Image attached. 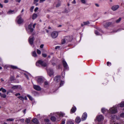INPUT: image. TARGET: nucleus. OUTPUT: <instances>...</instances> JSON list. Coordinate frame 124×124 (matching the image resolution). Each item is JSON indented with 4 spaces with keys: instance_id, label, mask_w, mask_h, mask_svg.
<instances>
[{
    "instance_id": "32",
    "label": "nucleus",
    "mask_w": 124,
    "mask_h": 124,
    "mask_svg": "<svg viewBox=\"0 0 124 124\" xmlns=\"http://www.w3.org/2000/svg\"><path fill=\"white\" fill-rule=\"evenodd\" d=\"M10 67L13 69H17L18 68L16 66H13L12 65H9Z\"/></svg>"
},
{
    "instance_id": "9",
    "label": "nucleus",
    "mask_w": 124,
    "mask_h": 124,
    "mask_svg": "<svg viewBox=\"0 0 124 124\" xmlns=\"http://www.w3.org/2000/svg\"><path fill=\"white\" fill-rule=\"evenodd\" d=\"M97 120L98 122L102 121L104 119V118L102 115H100L97 117Z\"/></svg>"
},
{
    "instance_id": "34",
    "label": "nucleus",
    "mask_w": 124,
    "mask_h": 124,
    "mask_svg": "<svg viewBox=\"0 0 124 124\" xmlns=\"http://www.w3.org/2000/svg\"><path fill=\"white\" fill-rule=\"evenodd\" d=\"M119 105L120 107H124V101L122 102Z\"/></svg>"
},
{
    "instance_id": "24",
    "label": "nucleus",
    "mask_w": 124,
    "mask_h": 124,
    "mask_svg": "<svg viewBox=\"0 0 124 124\" xmlns=\"http://www.w3.org/2000/svg\"><path fill=\"white\" fill-rule=\"evenodd\" d=\"M101 112H102V113H105V112L106 111H107V112H108V110H107V109H106L105 108H102L101 109Z\"/></svg>"
},
{
    "instance_id": "20",
    "label": "nucleus",
    "mask_w": 124,
    "mask_h": 124,
    "mask_svg": "<svg viewBox=\"0 0 124 124\" xmlns=\"http://www.w3.org/2000/svg\"><path fill=\"white\" fill-rule=\"evenodd\" d=\"M32 122L34 124H38L39 123V122L38 120L36 118H34L32 119Z\"/></svg>"
},
{
    "instance_id": "31",
    "label": "nucleus",
    "mask_w": 124,
    "mask_h": 124,
    "mask_svg": "<svg viewBox=\"0 0 124 124\" xmlns=\"http://www.w3.org/2000/svg\"><path fill=\"white\" fill-rule=\"evenodd\" d=\"M31 119V118H27L25 120V122L27 124H29L30 122Z\"/></svg>"
},
{
    "instance_id": "22",
    "label": "nucleus",
    "mask_w": 124,
    "mask_h": 124,
    "mask_svg": "<svg viewBox=\"0 0 124 124\" xmlns=\"http://www.w3.org/2000/svg\"><path fill=\"white\" fill-rule=\"evenodd\" d=\"M57 114L61 117H62L65 114L62 112H58L57 113Z\"/></svg>"
},
{
    "instance_id": "33",
    "label": "nucleus",
    "mask_w": 124,
    "mask_h": 124,
    "mask_svg": "<svg viewBox=\"0 0 124 124\" xmlns=\"http://www.w3.org/2000/svg\"><path fill=\"white\" fill-rule=\"evenodd\" d=\"M15 120L14 118H10L7 119V121H13Z\"/></svg>"
},
{
    "instance_id": "48",
    "label": "nucleus",
    "mask_w": 124,
    "mask_h": 124,
    "mask_svg": "<svg viewBox=\"0 0 124 124\" xmlns=\"http://www.w3.org/2000/svg\"><path fill=\"white\" fill-rule=\"evenodd\" d=\"M42 56L43 57H46V56L47 55L46 54H42Z\"/></svg>"
},
{
    "instance_id": "63",
    "label": "nucleus",
    "mask_w": 124,
    "mask_h": 124,
    "mask_svg": "<svg viewBox=\"0 0 124 124\" xmlns=\"http://www.w3.org/2000/svg\"><path fill=\"white\" fill-rule=\"evenodd\" d=\"M45 0H40L39 1V2L40 3H41L43 2V1H45Z\"/></svg>"
},
{
    "instance_id": "46",
    "label": "nucleus",
    "mask_w": 124,
    "mask_h": 124,
    "mask_svg": "<svg viewBox=\"0 0 124 124\" xmlns=\"http://www.w3.org/2000/svg\"><path fill=\"white\" fill-rule=\"evenodd\" d=\"M107 64L108 66H110L111 65V63L109 62H107Z\"/></svg>"
},
{
    "instance_id": "6",
    "label": "nucleus",
    "mask_w": 124,
    "mask_h": 124,
    "mask_svg": "<svg viewBox=\"0 0 124 124\" xmlns=\"http://www.w3.org/2000/svg\"><path fill=\"white\" fill-rule=\"evenodd\" d=\"M58 34V31H53L51 33V36L52 38H54L57 37Z\"/></svg>"
},
{
    "instance_id": "15",
    "label": "nucleus",
    "mask_w": 124,
    "mask_h": 124,
    "mask_svg": "<svg viewBox=\"0 0 124 124\" xmlns=\"http://www.w3.org/2000/svg\"><path fill=\"white\" fill-rule=\"evenodd\" d=\"M87 117V114L86 113H84L83 115L82 118L81 120L82 121H83L85 120Z\"/></svg>"
},
{
    "instance_id": "59",
    "label": "nucleus",
    "mask_w": 124,
    "mask_h": 124,
    "mask_svg": "<svg viewBox=\"0 0 124 124\" xmlns=\"http://www.w3.org/2000/svg\"><path fill=\"white\" fill-rule=\"evenodd\" d=\"M96 29H97L98 31H101V29H100L99 28H98V27H96Z\"/></svg>"
},
{
    "instance_id": "60",
    "label": "nucleus",
    "mask_w": 124,
    "mask_h": 124,
    "mask_svg": "<svg viewBox=\"0 0 124 124\" xmlns=\"http://www.w3.org/2000/svg\"><path fill=\"white\" fill-rule=\"evenodd\" d=\"M43 46L44 45L43 44H42L40 46V47L41 48H42L43 47Z\"/></svg>"
},
{
    "instance_id": "7",
    "label": "nucleus",
    "mask_w": 124,
    "mask_h": 124,
    "mask_svg": "<svg viewBox=\"0 0 124 124\" xmlns=\"http://www.w3.org/2000/svg\"><path fill=\"white\" fill-rule=\"evenodd\" d=\"M112 24L111 22H104L103 23L104 27L106 28H107L108 27L110 26Z\"/></svg>"
},
{
    "instance_id": "38",
    "label": "nucleus",
    "mask_w": 124,
    "mask_h": 124,
    "mask_svg": "<svg viewBox=\"0 0 124 124\" xmlns=\"http://www.w3.org/2000/svg\"><path fill=\"white\" fill-rule=\"evenodd\" d=\"M64 83V81H61L60 83V87H61L62 86L63 84Z\"/></svg>"
},
{
    "instance_id": "54",
    "label": "nucleus",
    "mask_w": 124,
    "mask_h": 124,
    "mask_svg": "<svg viewBox=\"0 0 124 124\" xmlns=\"http://www.w3.org/2000/svg\"><path fill=\"white\" fill-rule=\"evenodd\" d=\"M60 47V46H57L55 47V49H57L59 48Z\"/></svg>"
},
{
    "instance_id": "8",
    "label": "nucleus",
    "mask_w": 124,
    "mask_h": 124,
    "mask_svg": "<svg viewBox=\"0 0 124 124\" xmlns=\"http://www.w3.org/2000/svg\"><path fill=\"white\" fill-rule=\"evenodd\" d=\"M111 120L110 121V123L111 124H121L120 123H118L115 122L114 120V118L115 117V116H111Z\"/></svg>"
},
{
    "instance_id": "44",
    "label": "nucleus",
    "mask_w": 124,
    "mask_h": 124,
    "mask_svg": "<svg viewBox=\"0 0 124 124\" xmlns=\"http://www.w3.org/2000/svg\"><path fill=\"white\" fill-rule=\"evenodd\" d=\"M80 1L82 3L85 4L86 3L85 0H80Z\"/></svg>"
},
{
    "instance_id": "42",
    "label": "nucleus",
    "mask_w": 124,
    "mask_h": 124,
    "mask_svg": "<svg viewBox=\"0 0 124 124\" xmlns=\"http://www.w3.org/2000/svg\"><path fill=\"white\" fill-rule=\"evenodd\" d=\"M37 52L38 54H40L41 53V52L40 50L39 49H37Z\"/></svg>"
},
{
    "instance_id": "41",
    "label": "nucleus",
    "mask_w": 124,
    "mask_h": 124,
    "mask_svg": "<svg viewBox=\"0 0 124 124\" xmlns=\"http://www.w3.org/2000/svg\"><path fill=\"white\" fill-rule=\"evenodd\" d=\"M34 6H32V7H31V8L30 9V11H31V12H33V10L34 9Z\"/></svg>"
},
{
    "instance_id": "14",
    "label": "nucleus",
    "mask_w": 124,
    "mask_h": 124,
    "mask_svg": "<svg viewBox=\"0 0 124 124\" xmlns=\"http://www.w3.org/2000/svg\"><path fill=\"white\" fill-rule=\"evenodd\" d=\"M90 23L89 21H87L86 22H84L83 23H81V26L83 27L85 25H88Z\"/></svg>"
},
{
    "instance_id": "13",
    "label": "nucleus",
    "mask_w": 124,
    "mask_h": 124,
    "mask_svg": "<svg viewBox=\"0 0 124 124\" xmlns=\"http://www.w3.org/2000/svg\"><path fill=\"white\" fill-rule=\"evenodd\" d=\"M54 80V81H55L56 82H58L60 81L61 78L60 76H57L55 77Z\"/></svg>"
},
{
    "instance_id": "1",
    "label": "nucleus",
    "mask_w": 124,
    "mask_h": 124,
    "mask_svg": "<svg viewBox=\"0 0 124 124\" xmlns=\"http://www.w3.org/2000/svg\"><path fill=\"white\" fill-rule=\"evenodd\" d=\"M117 112V108L116 106H115L111 108L108 110V114H113L116 113Z\"/></svg>"
},
{
    "instance_id": "50",
    "label": "nucleus",
    "mask_w": 124,
    "mask_h": 124,
    "mask_svg": "<svg viewBox=\"0 0 124 124\" xmlns=\"http://www.w3.org/2000/svg\"><path fill=\"white\" fill-rule=\"evenodd\" d=\"M39 0H34V3L35 4Z\"/></svg>"
},
{
    "instance_id": "55",
    "label": "nucleus",
    "mask_w": 124,
    "mask_h": 124,
    "mask_svg": "<svg viewBox=\"0 0 124 124\" xmlns=\"http://www.w3.org/2000/svg\"><path fill=\"white\" fill-rule=\"evenodd\" d=\"M24 75H25V76L28 79H29V78H28V75H26V74H24Z\"/></svg>"
},
{
    "instance_id": "26",
    "label": "nucleus",
    "mask_w": 124,
    "mask_h": 124,
    "mask_svg": "<svg viewBox=\"0 0 124 124\" xmlns=\"http://www.w3.org/2000/svg\"><path fill=\"white\" fill-rule=\"evenodd\" d=\"M37 15L36 14H34L32 15V19L33 20L35 19L37 17Z\"/></svg>"
},
{
    "instance_id": "4",
    "label": "nucleus",
    "mask_w": 124,
    "mask_h": 124,
    "mask_svg": "<svg viewBox=\"0 0 124 124\" xmlns=\"http://www.w3.org/2000/svg\"><path fill=\"white\" fill-rule=\"evenodd\" d=\"M35 79L37 81L38 83L40 84H41L43 83V79L41 77H36Z\"/></svg>"
},
{
    "instance_id": "49",
    "label": "nucleus",
    "mask_w": 124,
    "mask_h": 124,
    "mask_svg": "<svg viewBox=\"0 0 124 124\" xmlns=\"http://www.w3.org/2000/svg\"><path fill=\"white\" fill-rule=\"evenodd\" d=\"M19 120L21 122L23 123L24 122V119H20Z\"/></svg>"
},
{
    "instance_id": "51",
    "label": "nucleus",
    "mask_w": 124,
    "mask_h": 124,
    "mask_svg": "<svg viewBox=\"0 0 124 124\" xmlns=\"http://www.w3.org/2000/svg\"><path fill=\"white\" fill-rule=\"evenodd\" d=\"M38 9L39 8L38 7H36L34 9V11L35 12H36L37 10H38Z\"/></svg>"
},
{
    "instance_id": "47",
    "label": "nucleus",
    "mask_w": 124,
    "mask_h": 124,
    "mask_svg": "<svg viewBox=\"0 0 124 124\" xmlns=\"http://www.w3.org/2000/svg\"><path fill=\"white\" fill-rule=\"evenodd\" d=\"M44 121L45 122L47 123L49 122V120L48 119H45Z\"/></svg>"
},
{
    "instance_id": "43",
    "label": "nucleus",
    "mask_w": 124,
    "mask_h": 124,
    "mask_svg": "<svg viewBox=\"0 0 124 124\" xmlns=\"http://www.w3.org/2000/svg\"><path fill=\"white\" fill-rule=\"evenodd\" d=\"M18 98L21 100H23L24 99V98L23 97H22V96H20L18 97Z\"/></svg>"
},
{
    "instance_id": "30",
    "label": "nucleus",
    "mask_w": 124,
    "mask_h": 124,
    "mask_svg": "<svg viewBox=\"0 0 124 124\" xmlns=\"http://www.w3.org/2000/svg\"><path fill=\"white\" fill-rule=\"evenodd\" d=\"M44 84L45 85L44 86L46 87H48L49 85V84L47 81L45 82Z\"/></svg>"
},
{
    "instance_id": "61",
    "label": "nucleus",
    "mask_w": 124,
    "mask_h": 124,
    "mask_svg": "<svg viewBox=\"0 0 124 124\" xmlns=\"http://www.w3.org/2000/svg\"><path fill=\"white\" fill-rule=\"evenodd\" d=\"M3 7V5L1 3H0V8H2Z\"/></svg>"
},
{
    "instance_id": "36",
    "label": "nucleus",
    "mask_w": 124,
    "mask_h": 124,
    "mask_svg": "<svg viewBox=\"0 0 124 124\" xmlns=\"http://www.w3.org/2000/svg\"><path fill=\"white\" fill-rule=\"evenodd\" d=\"M51 119L52 121H55L56 120L54 116H52L51 118Z\"/></svg>"
},
{
    "instance_id": "23",
    "label": "nucleus",
    "mask_w": 124,
    "mask_h": 124,
    "mask_svg": "<svg viewBox=\"0 0 124 124\" xmlns=\"http://www.w3.org/2000/svg\"><path fill=\"white\" fill-rule=\"evenodd\" d=\"M67 124H74L73 121L72 120H69L67 122Z\"/></svg>"
},
{
    "instance_id": "39",
    "label": "nucleus",
    "mask_w": 124,
    "mask_h": 124,
    "mask_svg": "<svg viewBox=\"0 0 124 124\" xmlns=\"http://www.w3.org/2000/svg\"><path fill=\"white\" fill-rule=\"evenodd\" d=\"M28 97L29 98V99L31 101H32L33 100L32 97L30 95H27Z\"/></svg>"
},
{
    "instance_id": "25",
    "label": "nucleus",
    "mask_w": 124,
    "mask_h": 124,
    "mask_svg": "<svg viewBox=\"0 0 124 124\" xmlns=\"http://www.w3.org/2000/svg\"><path fill=\"white\" fill-rule=\"evenodd\" d=\"M32 54L33 56L35 57H37V56L35 51H33L32 52Z\"/></svg>"
},
{
    "instance_id": "18",
    "label": "nucleus",
    "mask_w": 124,
    "mask_h": 124,
    "mask_svg": "<svg viewBox=\"0 0 124 124\" xmlns=\"http://www.w3.org/2000/svg\"><path fill=\"white\" fill-rule=\"evenodd\" d=\"M0 65H2L4 67V68L7 69V68L8 67H9V65H3L2 63L1 62V60H0Z\"/></svg>"
},
{
    "instance_id": "28",
    "label": "nucleus",
    "mask_w": 124,
    "mask_h": 124,
    "mask_svg": "<svg viewBox=\"0 0 124 124\" xmlns=\"http://www.w3.org/2000/svg\"><path fill=\"white\" fill-rule=\"evenodd\" d=\"M102 32V31H95V33L96 35H100Z\"/></svg>"
},
{
    "instance_id": "3",
    "label": "nucleus",
    "mask_w": 124,
    "mask_h": 124,
    "mask_svg": "<svg viewBox=\"0 0 124 124\" xmlns=\"http://www.w3.org/2000/svg\"><path fill=\"white\" fill-rule=\"evenodd\" d=\"M32 23H31L28 26V28L30 31H33L36 25V24L34 23L32 26Z\"/></svg>"
},
{
    "instance_id": "53",
    "label": "nucleus",
    "mask_w": 124,
    "mask_h": 124,
    "mask_svg": "<svg viewBox=\"0 0 124 124\" xmlns=\"http://www.w3.org/2000/svg\"><path fill=\"white\" fill-rule=\"evenodd\" d=\"M120 116L122 117H124V113H123L120 115Z\"/></svg>"
},
{
    "instance_id": "45",
    "label": "nucleus",
    "mask_w": 124,
    "mask_h": 124,
    "mask_svg": "<svg viewBox=\"0 0 124 124\" xmlns=\"http://www.w3.org/2000/svg\"><path fill=\"white\" fill-rule=\"evenodd\" d=\"M65 39H63L62 40V44H64L65 43Z\"/></svg>"
},
{
    "instance_id": "12",
    "label": "nucleus",
    "mask_w": 124,
    "mask_h": 124,
    "mask_svg": "<svg viewBox=\"0 0 124 124\" xmlns=\"http://www.w3.org/2000/svg\"><path fill=\"white\" fill-rule=\"evenodd\" d=\"M48 75L50 77L53 74V72L52 69H50L47 71Z\"/></svg>"
},
{
    "instance_id": "17",
    "label": "nucleus",
    "mask_w": 124,
    "mask_h": 124,
    "mask_svg": "<svg viewBox=\"0 0 124 124\" xmlns=\"http://www.w3.org/2000/svg\"><path fill=\"white\" fill-rule=\"evenodd\" d=\"M33 87L34 89L37 91H40L41 89L40 87L38 85H34Z\"/></svg>"
},
{
    "instance_id": "16",
    "label": "nucleus",
    "mask_w": 124,
    "mask_h": 124,
    "mask_svg": "<svg viewBox=\"0 0 124 124\" xmlns=\"http://www.w3.org/2000/svg\"><path fill=\"white\" fill-rule=\"evenodd\" d=\"M119 7L118 5H114L112 6V9L113 11H115L117 10Z\"/></svg>"
},
{
    "instance_id": "27",
    "label": "nucleus",
    "mask_w": 124,
    "mask_h": 124,
    "mask_svg": "<svg viewBox=\"0 0 124 124\" xmlns=\"http://www.w3.org/2000/svg\"><path fill=\"white\" fill-rule=\"evenodd\" d=\"M14 13V10H10L7 13L8 14H12Z\"/></svg>"
},
{
    "instance_id": "2",
    "label": "nucleus",
    "mask_w": 124,
    "mask_h": 124,
    "mask_svg": "<svg viewBox=\"0 0 124 124\" xmlns=\"http://www.w3.org/2000/svg\"><path fill=\"white\" fill-rule=\"evenodd\" d=\"M36 65L37 66H41L46 67V66L47 65L46 64L45 62H44L41 60H39L36 62Z\"/></svg>"
},
{
    "instance_id": "19",
    "label": "nucleus",
    "mask_w": 124,
    "mask_h": 124,
    "mask_svg": "<svg viewBox=\"0 0 124 124\" xmlns=\"http://www.w3.org/2000/svg\"><path fill=\"white\" fill-rule=\"evenodd\" d=\"M81 121V119L80 117L77 116L75 119V121L77 123H79Z\"/></svg>"
},
{
    "instance_id": "64",
    "label": "nucleus",
    "mask_w": 124,
    "mask_h": 124,
    "mask_svg": "<svg viewBox=\"0 0 124 124\" xmlns=\"http://www.w3.org/2000/svg\"><path fill=\"white\" fill-rule=\"evenodd\" d=\"M65 121H62V122L61 124H65Z\"/></svg>"
},
{
    "instance_id": "56",
    "label": "nucleus",
    "mask_w": 124,
    "mask_h": 124,
    "mask_svg": "<svg viewBox=\"0 0 124 124\" xmlns=\"http://www.w3.org/2000/svg\"><path fill=\"white\" fill-rule=\"evenodd\" d=\"M8 0H5L4 1V2L5 3H7L8 2Z\"/></svg>"
},
{
    "instance_id": "40",
    "label": "nucleus",
    "mask_w": 124,
    "mask_h": 124,
    "mask_svg": "<svg viewBox=\"0 0 124 124\" xmlns=\"http://www.w3.org/2000/svg\"><path fill=\"white\" fill-rule=\"evenodd\" d=\"M15 78L14 76H12L10 78V80L12 81L14 80Z\"/></svg>"
},
{
    "instance_id": "29",
    "label": "nucleus",
    "mask_w": 124,
    "mask_h": 124,
    "mask_svg": "<svg viewBox=\"0 0 124 124\" xmlns=\"http://www.w3.org/2000/svg\"><path fill=\"white\" fill-rule=\"evenodd\" d=\"M2 91V92L3 93H6L7 91L5 89H4L3 87L0 88V91Z\"/></svg>"
},
{
    "instance_id": "11",
    "label": "nucleus",
    "mask_w": 124,
    "mask_h": 124,
    "mask_svg": "<svg viewBox=\"0 0 124 124\" xmlns=\"http://www.w3.org/2000/svg\"><path fill=\"white\" fill-rule=\"evenodd\" d=\"M34 39L33 37H30L29 39V41L30 44L32 45L33 44Z\"/></svg>"
},
{
    "instance_id": "58",
    "label": "nucleus",
    "mask_w": 124,
    "mask_h": 124,
    "mask_svg": "<svg viewBox=\"0 0 124 124\" xmlns=\"http://www.w3.org/2000/svg\"><path fill=\"white\" fill-rule=\"evenodd\" d=\"M20 95V93H16V94H15V95L16 96H17L18 95Z\"/></svg>"
},
{
    "instance_id": "35",
    "label": "nucleus",
    "mask_w": 124,
    "mask_h": 124,
    "mask_svg": "<svg viewBox=\"0 0 124 124\" xmlns=\"http://www.w3.org/2000/svg\"><path fill=\"white\" fill-rule=\"evenodd\" d=\"M1 97L3 98H5L6 97V95L5 93L1 94Z\"/></svg>"
},
{
    "instance_id": "21",
    "label": "nucleus",
    "mask_w": 124,
    "mask_h": 124,
    "mask_svg": "<svg viewBox=\"0 0 124 124\" xmlns=\"http://www.w3.org/2000/svg\"><path fill=\"white\" fill-rule=\"evenodd\" d=\"M76 110V108L75 107H73L71 110V113H74Z\"/></svg>"
},
{
    "instance_id": "5",
    "label": "nucleus",
    "mask_w": 124,
    "mask_h": 124,
    "mask_svg": "<svg viewBox=\"0 0 124 124\" xmlns=\"http://www.w3.org/2000/svg\"><path fill=\"white\" fill-rule=\"evenodd\" d=\"M16 20L18 23L19 24H21L23 21L21 15H19L17 17L16 19Z\"/></svg>"
},
{
    "instance_id": "62",
    "label": "nucleus",
    "mask_w": 124,
    "mask_h": 124,
    "mask_svg": "<svg viewBox=\"0 0 124 124\" xmlns=\"http://www.w3.org/2000/svg\"><path fill=\"white\" fill-rule=\"evenodd\" d=\"M76 2L75 0H74L72 2V3L73 4H76Z\"/></svg>"
},
{
    "instance_id": "57",
    "label": "nucleus",
    "mask_w": 124,
    "mask_h": 124,
    "mask_svg": "<svg viewBox=\"0 0 124 124\" xmlns=\"http://www.w3.org/2000/svg\"><path fill=\"white\" fill-rule=\"evenodd\" d=\"M16 2H18V3L20 2L21 0H15Z\"/></svg>"
},
{
    "instance_id": "10",
    "label": "nucleus",
    "mask_w": 124,
    "mask_h": 124,
    "mask_svg": "<svg viewBox=\"0 0 124 124\" xmlns=\"http://www.w3.org/2000/svg\"><path fill=\"white\" fill-rule=\"evenodd\" d=\"M62 63L64 69L68 70L69 67L66 62L63 60H62Z\"/></svg>"
},
{
    "instance_id": "52",
    "label": "nucleus",
    "mask_w": 124,
    "mask_h": 124,
    "mask_svg": "<svg viewBox=\"0 0 124 124\" xmlns=\"http://www.w3.org/2000/svg\"><path fill=\"white\" fill-rule=\"evenodd\" d=\"M60 3H58L56 5V7H58L60 6Z\"/></svg>"
},
{
    "instance_id": "37",
    "label": "nucleus",
    "mask_w": 124,
    "mask_h": 124,
    "mask_svg": "<svg viewBox=\"0 0 124 124\" xmlns=\"http://www.w3.org/2000/svg\"><path fill=\"white\" fill-rule=\"evenodd\" d=\"M121 17L119 18L117 20H116V23H119L121 21Z\"/></svg>"
}]
</instances>
